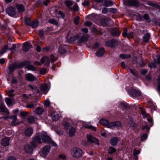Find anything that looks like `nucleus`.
Listing matches in <instances>:
<instances>
[{
	"instance_id": "nucleus-44",
	"label": "nucleus",
	"mask_w": 160,
	"mask_h": 160,
	"mask_svg": "<svg viewBox=\"0 0 160 160\" xmlns=\"http://www.w3.org/2000/svg\"><path fill=\"white\" fill-rule=\"evenodd\" d=\"M63 125L64 126V129L66 130H67L70 126L68 122H64L63 123Z\"/></svg>"
},
{
	"instance_id": "nucleus-18",
	"label": "nucleus",
	"mask_w": 160,
	"mask_h": 160,
	"mask_svg": "<svg viewBox=\"0 0 160 160\" xmlns=\"http://www.w3.org/2000/svg\"><path fill=\"white\" fill-rule=\"evenodd\" d=\"M10 139L8 138H6L2 139L1 142L2 144L4 146H6L9 144Z\"/></svg>"
},
{
	"instance_id": "nucleus-30",
	"label": "nucleus",
	"mask_w": 160,
	"mask_h": 160,
	"mask_svg": "<svg viewBox=\"0 0 160 160\" xmlns=\"http://www.w3.org/2000/svg\"><path fill=\"white\" fill-rule=\"evenodd\" d=\"M43 111L44 110L43 108L40 107H38L35 111V113L38 115H41Z\"/></svg>"
},
{
	"instance_id": "nucleus-50",
	"label": "nucleus",
	"mask_w": 160,
	"mask_h": 160,
	"mask_svg": "<svg viewBox=\"0 0 160 160\" xmlns=\"http://www.w3.org/2000/svg\"><path fill=\"white\" fill-rule=\"evenodd\" d=\"M58 157L59 158L64 160L66 158V156L65 154H61L59 155Z\"/></svg>"
},
{
	"instance_id": "nucleus-10",
	"label": "nucleus",
	"mask_w": 160,
	"mask_h": 160,
	"mask_svg": "<svg viewBox=\"0 0 160 160\" xmlns=\"http://www.w3.org/2000/svg\"><path fill=\"white\" fill-rule=\"evenodd\" d=\"M33 130L31 128H28L24 131V134L27 137L31 136L33 133Z\"/></svg>"
},
{
	"instance_id": "nucleus-19",
	"label": "nucleus",
	"mask_w": 160,
	"mask_h": 160,
	"mask_svg": "<svg viewBox=\"0 0 160 160\" xmlns=\"http://www.w3.org/2000/svg\"><path fill=\"white\" fill-rule=\"evenodd\" d=\"M111 34L114 36H119L120 34V32L119 31L117 28H113L111 30Z\"/></svg>"
},
{
	"instance_id": "nucleus-7",
	"label": "nucleus",
	"mask_w": 160,
	"mask_h": 160,
	"mask_svg": "<svg viewBox=\"0 0 160 160\" xmlns=\"http://www.w3.org/2000/svg\"><path fill=\"white\" fill-rule=\"evenodd\" d=\"M6 12L11 17H14L16 13L15 9L12 7L8 8L6 10Z\"/></svg>"
},
{
	"instance_id": "nucleus-42",
	"label": "nucleus",
	"mask_w": 160,
	"mask_h": 160,
	"mask_svg": "<svg viewBox=\"0 0 160 160\" xmlns=\"http://www.w3.org/2000/svg\"><path fill=\"white\" fill-rule=\"evenodd\" d=\"M90 2L88 0H85L84 2L82 3V5L84 7L88 6L89 5Z\"/></svg>"
},
{
	"instance_id": "nucleus-6",
	"label": "nucleus",
	"mask_w": 160,
	"mask_h": 160,
	"mask_svg": "<svg viewBox=\"0 0 160 160\" xmlns=\"http://www.w3.org/2000/svg\"><path fill=\"white\" fill-rule=\"evenodd\" d=\"M122 124L120 122H115L109 123L108 122L107 127L110 128H113L115 127L119 128L121 127Z\"/></svg>"
},
{
	"instance_id": "nucleus-13",
	"label": "nucleus",
	"mask_w": 160,
	"mask_h": 160,
	"mask_svg": "<svg viewBox=\"0 0 160 160\" xmlns=\"http://www.w3.org/2000/svg\"><path fill=\"white\" fill-rule=\"evenodd\" d=\"M5 102L9 106L13 105L15 103L14 100L12 98H6L5 99Z\"/></svg>"
},
{
	"instance_id": "nucleus-14",
	"label": "nucleus",
	"mask_w": 160,
	"mask_h": 160,
	"mask_svg": "<svg viewBox=\"0 0 160 160\" xmlns=\"http://www.w3.org/2000/svg\"><path fill=\"white\" fill-rule=\"evenodd\" d=\"M32 46L30 43L28 42H25L23 45L22 49L25 51H27L29 49H30Z\"/></svg>"
},
{
	"instance_id": "nucleus-32",
	"label": "nucleus",
	"mask_w": 160,
	"mask_h": 160,
	"mask_svg": "<svg viewBox=\"0 0 160 160\" xmlns=\"http://www.w3.org/2000/svg\"><path fill=\"white\" fill-rule=\"evenodd\" d=\"M37 118L31 116L28 118V122L31 123H34L37 120Z\"/></svg>"
},
{
	"instance_id": "nucleus-52",
	"label": "nucleus",
	"mask_w": 160,
	"mask_h": 160,
	"mask_svg": "<svg viewBox=\"0 0 160 160\" xmlns=\"http://www.w3.org/2000/svg\"><path fill=\"white\" fill-rule=\"evenodd\" d=\"M78 7L77 4H75L73 7V9L74 11H76L78 10Z\"/></svg>"
},
{
	"instance_id": "nucleus-21",
	"label": "nucleus",
	"mask_w": 160,
	"mask_h": 160,
	"mask_svg": "<svg viewBox=\"0 0 160 160\" xmlns=\"http://www.w3.org/2000/svg\"><path fill=\"white\" fill-rule=\"evenodd\" d=\"M59 115L58 112H54L51 115V118L53 120H57L59 119Z\"/></svg>"
},
{
	"instance_id": "nucleus-60",
	"label": "nucleus",
	"mask_w": 160,
	"mask_h": 160,
	"mask_svg": "<svg viewBox=\"0 0 160 160\" xmlns=\"http://www.w3.org/2000/svg\"><path fill=\"white\" fill-rule=\"evenodd\" d=\"M46 72V69H43L40 71V73L42 74H45Z\"/></svg>"
},
{
	"instance_id": "nucleus-31",
	"label": "nucleus",
	"mask_w": 160,
	"mask_h": 160,
	"mask_svg": "<svg viewBox=\"0 0 160 160\" xmlns=\"http://www.w3.org/2000/svg\"><path fill=\"white\" fill-rule=\"evenodd\" d=\"M12 121L11 123V124L12 125H15L19 124V123L16 122L17 118L16 116H13L12 117Z\"/></svg>"
},
{
	"instance_id": "nucleus-11",
	"label": "nucleus",
	"mask_w": 160,
	"mask_h": 160,
	"mask_svg": "<svg viewBox=\"0 0 160 160\" xmlns=\"http://www.w3.org/2000/svg\"><path fill=\"white\" fill-rule=\"evenodd\" d=\"M25 78L28 81H32L36 79V77L32 74L28 73L25 75Z\"/></svg>"
},
{
	"instance_id": "nucleus-57",
	"label": "nucleus",
	"mask_w": 160,
	"mask_h": 160,
	"mask_svg": "<svg viewBox=\"0 0 160 160\" xmlns=\"http://www.w3.org/2000/svg\"><path fill=\"white\" fill-rule=\"evenodd\" d=\"M142 128V130L146 129L148 131H149L150 130V128L147 126V125L143 126Z\"/></svg>"
},
{
	"instance_id": "nucleus-39",
	"label": "nucleus",
	"mask_w": 160,
	"mask_h": 160,
	"mask_svg": "<svg viewBox=\"0 0 160 160\" xmlns=\"http://www.w3.org/2000/svg\"><path fill=\"white\" fill-rule=\"evenodd\" d=\"M27 68L28 70L34 71L36 70L35 68L32 65H29L27 67Z\"/></svg>"
},
{
	"instance_id": "nucleus-36",
	"label": "nucleus",
	"mask_w": 160,
	"mask_h": 160,
	"mask_svg": "<svg viewBox=\"0 0 160 160\" xmlns=\"http://www.w3.org/2000/svg\"><path fill=\"white\" fill-rule=\"evenodd\" d=\"M133 96L135 97L140 96L141 94L140 92L136 90H134L133 91Z\"/></svg>"
},
{
	"instance_id": "nucleus-23",
	"label": "nucleus",
	"mask_w": 160,
	"mask_h": 160,
	"mask_svg": "<svg viewBox=\"0 0 160 160\" xmlns=\"http://www.w3.org/2000/svg\"><path fill=\"white\" fill-rule=\"evenodd\" d=\"M88 37L87 36L85 35H83L82 37L79 38L78 39L77 42L78 43H81L87 40L88 39Z\"/></svg>"
},
{
	"instance_id": "nucleus-2",
	"label": "nucleus",
	"mask_w": 160,
	"mask_h": 160,
	"mask_svg": "<svg viewBox=\"0 0 160 160\" xmlns=\"http://www.w3.org/2000/svg\"><path fill=\"white\" fill-rule=\"evenodd\" d=\"M33 141L37 142L38 143H41L42 142H49L53 146L57 147V144L52 140L50 137L46 133H40L35 136Z\"/></svg>"
},
{
	"instance_id": "nucleus-8",
	"label": "nucleus",
	"mask_w": 160,
	"mask_h": 160,
	"mask_svg": "<svg viewBox=\"0 0 160 160\" xmlns=\"http://www.w3.org/2000/svg\"><path fill=\"white\" fill-rule=\"evenodd\" d=\"M117 43V41L114 40L108 41L106 42L107 46L111 48L114 47Z\"/></svg>"
},
{
	"instance_id": "nucleus-9",
	"label": "nucleus",
	"mask_w": 160,
	"mask_h": 160,
	"mask_svg": "<svg viewBox=\"0 0 160 160\" xmlns=\"http://www.w3.org/2000/svg\"><path fill=\"white\" fill-rule=\"evenodd\" d=\"M87 137L88 140L91 143H95L97 144H99L98 140L91 135H87Z\"/></svg>"
},
{
	"instance_id": "nucleus-1",
	"label": "nucleus",
	"mask_w": 160,
	"mask_h": 160,
	"mask_svg": "<svg viewBox=\"0 0 160 160\" xmlns=\"http://www.w3.org/2000/svg\"><path fill=\"white\" fill-rule=\"evenodd\" d=\"M33 141L37 142L38 143H41L42 142H49L53 146L57 147V144L52 140L50 137L46 133H40L35 136Z\"/></svg>"
},
{
	"instance_id": "nucleus-45",
	"label": "nucleus",
	"mask_w": 160,
	"mask_h": 160,
	"mask_svg": "<svg viewBox=\"0 0 160 160\" xmlns=\"http://www.w3.org/2000/svg\"><path fill=\"white\" fill-rule=\"evenodd\" d=\"M16 68V66L14 65H12L9 67V69L10 71L12 72Z\"/></svg>"
},
{
	"instance_id": "nucleus-48",
	"label": "nucleus",
	"mask_w": 160,
	"mask_h": 160,
	"mask_svg": "<svg viewBox=\"0 0 160 160\" xmlns=\"http://www.w3.org/2000/svg\"><path fill=\"white\" fill-rule=\"evenodd\" d=\"M140 152L139 150L135 149L133 151V155L136 157V158H138V157L136 155L138 154H140Z\"/></svg>"
},
{
	"instance_id": "nucleus-17",
	"label": "nucleus",
	"mask_w": 160,
	"mask_h": 160,
	"mask_svg": "<svg viewBox=\"0 0 160 160\" xmlns=\"http://www.w3.org/2000/svg\"><path fill=\"white\" fill-rule=\"evenodd\" d=\"M67 48V46L65 45L61 46L59 48L58 52L61 54L64 53L66 52V49Z\"/></svg>"
},
{
	"instance_id": "nucleus-41",
	"label": "nucleus",
	"mask_w": 160,
	"mask_h": 160,
	"mask_svg": "<svg viewBox=\"0 0 160 160\" xmlns=\"http://www.w3.org/2000/svg\"><path fill=\"white\" fill-rule=\"evenodd\" d=\"M65 3L66 5L68 7L71 6L72 5V2L69 0H67L65 1Z\"/></svg>"
},
{
	"instance_id": "nucleus-26",
	"label": "nucleus",
	"mask_w": 160,
	"mask_h": 160,
	"mask_svg": "<svg viewBox=\"0 0 160 160\" xmlns=\"http://www.w3.org/2000/svg\"><path fill=\"white\" fill-rule=\"evenodd\" d=\"M76 131V129L73 127H71L70 129L69 132V136H72L74 135Z\"/></svg>"
},
{
	"instance_id": "nucleus-55",
	"label": "nucleus",
	"mask_w": 160,
	"mask_h": 160,
	"mask_svg": "<svg viewBox=\"0 0 160 160\" xmlns=\"http://www.w3.org/2000/svg\"><path fill=\"white\" fill-rule=\"evenodd\" d=\"M50 104V101L48 100H46L44 103V105L46 107H48Z\"/></svg>"
},
{
	"instance_id": "nucleus-29",
	"label": "nucleus",
	"mask_w": 160,
	"mask_h": 160,
	"mask_svg": "<svg viewBox=\"0 0 160 160\" xmlns=\"http://www.w3.org/2000/svg\"><path fill=\"white\" fill-rule=\"evenodd\" d=\"M108 121L104 119H101L99 121L100 124L103 126L107 127Z\"/></svg>"
},
{
	"instance_id": "nucleus-58",
	"label": "nucleus",
	"mask_w": 160,
	"mask_h": 160,
	"mask_svg": "<svg viewBox=\"0 0 160 160\" xmlns=\"http://www.w3.org/2000/svg\"><path fill=\"white\" fill-rule=\"evenodd\" d=\"M21 115L23 117H25L28 115V112H21Z\"/></svg>"
},
{
	"instance_id": "nucleus-49",
	"label": "nucleus",
	"mask_w": 160,
	"mask_h": 160,
	"mask_svg": "<svg viewBox=\"0 0 160 160\" xmlns=\"http://www.w3.org/2000/svg\"><path fill=\"white\" fill-rule=\"evenodd\" d=\"M44 32L43 30H40L39 32V35L42 38L43 37Z\"/></svg>"
},
{
	"instance_id": "nucleus-62",
	"label": "nucleus",
	"mask_w": 160,
	"mask_h": 160,
	"mask_svg": "<svg viewBox=\"0 0 160 160\" xmlns=\"http://www.w3.org/2000/svg\"><path fill=\"white\" fill-rule=\"evenodd\" d=\"M92 24V23L91 22L89 21H87L86 22L84 23V25L87 26H90Z\"/></svg>"
},
{
	"instance_id": "nucleus-35",
	"label": "nucleus",
	"mask_w": 160,
	"mask_h": 160,
	"mask_svg": "<svg viewBox=\"0 0 160 160\" xmlns=\"http://www.w3.org/2000/svg\"><path fill=\"white\" fill-rule=\"evenodd\" d=\"M112 4V2L110 0L106 1H105L104 5L106 7H109Z\"/></svg>"
},
{
	"instance_id": "nucleus-54",
	"label": "nucleus",
	"mask_w": 160,
	"mask_h": 160,
	"mask_svg": "<svg viewBox=\"0 0 160 160\" xmlns=\"http://www.w3.org/2000/svg\"><path fill=\"white\" fill-rule=\"evenodd\" d=\"M148 136L146 134H144L141 137L142 140L146 139L147 138Z\"/></svg>"
},
{
	"instance_id": "nucleus-20",
	"label": "nucleus",
	"mask_w": 160,
	"mask_h": 160,
	"mask_svg": "<svg viewBox=\"0 0 160 160\" xmlns=\"http://www.w3.org/2000/svg\"><path fill=\"white\" fill-rule=\"evenodd\" d=\"M41 89L45 94L47 93L49 90L48 88L47 85L46 84H44L41 86Z\"/></svg>"
},
{
	"instance_id": "nucleus-27",
	"label": "nucleus",
	"mask_w": 160,
	"mask_h": 160,
	"mask_svg": "<svg viewBox=\"0 0 160 160\" xmlns=\"http://www.w3.org/2000/svg\"><path fill=\"white\" fill-rule=\"evenodd\" d=\"M83 126L84 127L86 128H89L93 131H96V130L95 127H94L91 125H89L87 123L84 124Z\"/></svg>"
},
{
	"instance_id": "nucleus-37",
	"label": "nucleus",
	"mask_w": 160,
	"mask_h": 160,
	"mask_svg": "<svg viewBox=\"0 0 160 160\" xmlns=\"http://www.w3.org/2000/svg\"><path fill=\"white\" fill-rule=\"evenodd\" d=\"M116 151L115 148L113 147H110L109 148L108 152L109 154H112L115 152Z\"/></svg>"
},
{
	"instance_id": "nucleus-47",
	"label": "nucleus",
	"mask_w": 160,
	"mask_h": 160,
	"mask_svg": "<svg viewBox=\"0 0 160 160\" xmlns=\"http://www.w3.org/2000/svg\"><path fill=\"white\" fill-rule=\"evenodd\" d=\"M79 17L78 16L76 17L74 19V22L76 24H78L79 22Z\"/></svg>"
},
{
	"instance_id": "nucleus-43",
	"label": "nucleus",
	"mask_w": 160,
	"mask_h": 160,
	"mask_svg": "<svg viewBox=\"0 0 160 160\" xmlns=\"http://www.w3.org/2000/svg\"><path fill=\"white\" fill-rule=\"evenodd\" d=\"M50 60L52 62H53L56 60V59L55 58L53 55L52 54L50 56Z\"/></svg>"
},
{
	"instance_id": "nucleus-38",
	"label": "nucleus",
	"mask_w": 160,
	"mask_h": 160,
	"mask_svg": "<svg viewBox=\"0 0 160 160\" xmlns=\"http://www.w3.org/2000/svg\"><path fill=\"white\" fill-rule=\"evenodd\" d=\"M49 23L54 24L56 25H58V22L54 19H50L49 20Z\"/></svg>"
},
{
	"instance_id": "nucleus-15",
	"label": "nucleus",
	"mask_w": 160,
	"mask_h": 160,
	"mask_svg": "<svg viewBox=\"0 0 160 160\" xmlns=\"http://www.w3.org/2000/svg\"><path fill=\"white\" fill-rule=\"evenodd\" d=\"M105 52L104 49L101 48L98 49L96 52V55L98 57H100L103 55Z\"/></svg>"
},
{
	"instance_id": "nucleus-4",
	"label": "nucleus",
	"mask_w": 160,
	"mask_h": 160,
	"mask_svg": "<svg viewBox=\"0 0 160 160\" xmlns=\"http://www.w3.org/2000/svg\"><path fill=\"white\" fill-rule=\"evenodd\" d=\"M82 150L79 148H74L71 151V154L74 158H78L81 157L82 155Z\"/></svg>"
},
{
	"instance_id": "nucleus-33",
	"label": "nucleus",
	"mask_w": 160,
	"mask_h": 160,
	"mask_svg": "<svg viewBox=\"0 0 160 160\" xmlns=\"http://www.w3.org/2000/svg\"><path fill=\"white\" fill-rule=\"evenodd\" d=\"M38 24V22L37 20H35L32 22L30 25L33 28H34L37 27Z\"/></svg>"
},
{
	"instance_id": "nucleus-16",
	"label": "nucleus",
	"mask_w": 160,
	"mask_h": 160,
	"mask_svg": "<svg viewBox=\"0 0 160 160\" xmlns=\"http://www.w3.org/2000/svg\"><path fill=\"white\" fill-rule=\"evenodd\" d=\"M50 147L49 146H45L43 148L42 152L43 154V156H46L49 152Z\"/></svg>"
},
{
	"instance_id": "nucleus-3",
	"label": "nucleus",
	"mask_w": 160,
	"mask_h": 160,
	"mask_svg": "<svg viewBox=\"0 0 160 160\" xmlns=\"http://www.w3.org/2000/svg\"><path fill=\"white\" fill-rule=\"evenodd\" d=\"M34 138L33 139H34ZM37 143H38L37 142L34 141L33 139V141L31 143L32 147L30 145L28 144H26L24 145V150L25 152L27 153H32L33 150V147L34 148H35L37 145Z\"/></svg>"
},
{
	"instance_id": "nucleus-61",
	"label": "nucleus",
	"mask_w": 160,
	"mask_h": 160,
	"mask_svg": "<svg viewBox=\"0 0 160 160\" xmlns=\"http://www.w3.org/2000/svg\"><path fill=\"white\" fill-rule=\"evenodd\" d=\"M102 12L104 14L108 12L107 9L106 8H104L102 9Z\"/></svg>"
},
{
	"instance_id": "nucleus-5",
	"label": "nucleus",
	"mask_w": 160,
	"mask_h": 160,
	"mask_svg": "<svg viewBox=\"0 0 160 160\" xmlns=\"http://www.w3.org/2000/svg\"><path fill=\"white\" fill-rule=\"evenodd\" d=\"M45 63L46 66H48L50 64V62L49 59L47 56H44L41 59V62H36L34 63V64L38 66H40L43 63Z\"/></svg>"
},
{
	"instance_id": "nucleus-12",
	"label": "nucleus",
	"mask_w": 160,
	"mask_h": 160,
	"mask_svg": "<svg viewBox=\"0 0 160 160\" xmlns=\"http://www.w3.org/2000/svg\"><path fill=\"white\" fill-rule=\"evenodd\" d=\"M128 3L130 5L138 7L139 6V3L136 0H127Z\"/></svg>"
},
{
	"instance_id": "nucleus-25",
	"label": "nucleus",
	"mask_w": 160,
	"mask_h": 160,
	"mask_svg": "<svg viewBox=\"0 0 160 160\" xmlns=\"http://www.w3.org/2000/svg\"><path fill=\"white\" fill-rule=\"evenodd\" d=\"M8 45H5L2 48V50L0 52V56L2 55L6 52L7 50L8 49Z\"/></svg>"
},
{
	"instance_id": "nucleus-51",
	"label": "nucleus",
	"mask_w": 160,
	"mask_h": 160,
	"mask_svg": "<svg viewBox=\"0 0 160 160\" xmlns=\"http://www.w3.org/2000/svg\"><path fill=\"white\" fill-rule=\"evenodd\" d=\"M129 69L131 73L134 76H136V70L132 69L131 68H129Z\"/></svg>"
},
{
	"instance_id": "nucleus-59",
	"label": "nucleus",
	"mask_w": 160,
	"mask_h": 160,
	"mask_svg": "<svg viewBox=\"0 0 160 160\" xmlns=\"http://www.w3.org/2000/svg\"><path fill=\"white\" fill-rule=\"evenodd\" d=\"M134 34L132 32H130L128 33V37H133Z\"/></svg>"
},
{
	"instance_id": "nucleus-63",
	"label": "nucleus",
	"mask_w": 160,
	"mask_h": 160,
	"mask_svg": "<svg viewBox=\"0 0 160 160\" xmlns=\"http://www.w3.org/2000/svg\"><path fill=\"white\" fill-rule=\"evenodd\" d=\"M120 58H123L125 59L127 58V57L126 55L123 54H121L120 55Z\"/></svg>"
},
{
	"instance_id": "nucleus-24",
	"label": "nucleus",
	"mask_w": 160,
	"mask_h": 160,
	"mask_svg": "<svg viewBox=\"0 0 160 160\" xmlns=\"http://www.w3.org/2000/svg\"><path fill=\"white\" fill-rule=\"evenodd\" d=\"M150 35L149 33H147L145 34L143 37V40L145 42H148Z\"/></svg>"
},
{
	"instance_id": "nucleus-64",
	"label": "nucleus",
	"mask_w": 160,
	"mask_h": 160,
	"mask_svg": "<svg viewBox=\"0 0 160 160\" xmlns=\"http://www.w3.org/2000/svg\"><path fill=\"white\" fill-rule=\"evenodd\" d=\"M7 160H16V158L13 157H9Z\"/></svg>"
},
{
	"instance_id": "nucleus-53",
	"label": "nucleus",
	"mask_w": 160,
	"mask_h": 160,
	"mask_svg": "<svg viewBox=\"0 0 160 160\" xmlns=\"http://www.w3.org/2000/svg\"><path fill=\"white\" fill-rule=\"evenodd\" d=\"M128 33L127 31V30H125L122 33V35L124 37H128Z\"/></svg>"
},
{
	"instance_id": "nucleus-46",
	"label": "nucleus",
	"mask_w": 160,
	"mask_h": 160,
	"mask_svg": "<svg viewBox=\"0 0 160 160\" xmlns=\"http://www.w3.org/2000/svg\"><path fill=\"white\" fill-rule=\"evenodd\" d=\"M34 107L35 105L32 103H29L26 106L27 108H33Z\"/></svg>"
},
{
	"instance_id": "nucleus-40",
	"label": "nucleus",
	"mask_w": 160,
	"mask_h": 160,
	"mask_svg": "<svg viewBox=\"0 0 160 160\" xmlns=\"http://www.w3.org/2000/svg\"><path fill=\"white\" fill-rule=\"evenodd\" d=\"M13 90H11L7 91V93L8 95V96L10 97H12L14 96V94L12 93L14 92Z\"/></svg>"
},
{
	"instance_id": "nucleus-22",
	"label": "nucleus",
	"mask_w": 160,
	"mask_h": 160,
	"mask_svg": "<svg viewBox=\"0 0 160 160\" xmlns=\"http://www.w3.org/2000/svg\"><path fill=\"white\" fill-rule=\"evenodd\" d=\"M16 6L17 9L19 12H22L24 11V7L22 4H17Z\"/></svg>"
},
{
	"instance_id": "nucleus-28",
	"label": "nucleus",
	"mask_w": 160,
	"mask_h": 160,
	"mask_svg": "<svg viewBox=\"0 0 160 160\" xmlns=\"http://www.w3.org/2000/svg\"><path fill=\"white\" fill-rule=\"evenodd\" d=\"M118 140L117 138L115 137H114L111 140V143L112 145L113 146H115L117 145Z\"/></svg>"
},
{
	"instance_id": "nucleus-34",
	"label": "nucleus",
	"mask_w": 160,
	"mask_h": 160,
	"mask_svg": "<svg viewBox=\"0 0 160 160\" xmlns=\"http://www.w3.org/2000/svg\"><path fill=\"white\" fill-rule=\"evenodd\" d=\"M0 109L1 111L2 112H6L8 114H9V112L8 111L6 108L1 104L0 106Z\"/></svg>"
},
{
	"instance_id": "nucleus-56",
	"label": "nucleus",
	"mask_w": 160,
	"mask_h": 160,
	"mask_svg": "<svg viewBox=\"0 0 160 160\" xmlns=\"http://www.w3.org/2000/svg\"><path fill=\"white\" fill-rule=\"evenodd\" d=\"M142 114L143 116V118H145L148 116V114L146 113V112L143 110L142 111Z\"/></svg>"
}]
</instances>
